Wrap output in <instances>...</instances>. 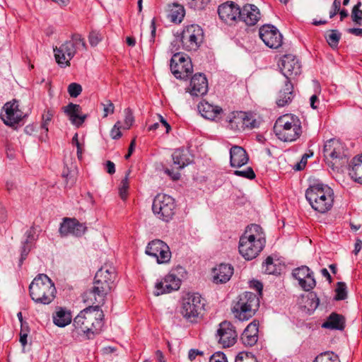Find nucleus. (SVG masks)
I'll return each instance as SVG.
<instances>
[{
	"label": "nucleus",
	"instance_id": "1",
	"mask_svg": "<svg viewBox=\"0 0 362 362\" xmlns=\"http://www.w3.org/2000/svg\"><path fill=\"white\" fill-rule=\"evenodd\" d=\"M116 272L110 266L102 267L95 275L93 287L84 294V301L92 304H103L107 294L115 286Z\"/></svg>",
	"mask_w": 362,
	"mask_h": 362
},
{
	"label": "nucleus",
	"instance_id": "2",
	"mask_svg": "<svg viewBox=\"0 0 362 362\" xmlns=\"http://www.w3.org/2000/svg\"><path fill=\"white\" fill-rule=\"evenodd\" d=\"M265 235L262 228L257 224L248 226L244 234L240 238L239 252L246 259L257 257L264 247Z\"/></svg>",
	"mask_w": 362,
	"mask_h": 362
},
{
	"label": "nucleus",
	"instance_id": "3",
	"mask_svg": "<svg viewBox=\"0 0 362 362\" xmlns=\"http://www.w3.org/2000/svg\"><path fill=\"white\" fill-rule=\"evenodd\" d=\"M305 198L315 211L324 214L333 206L334 192L327 185L317 182L307 189Z\"/></svg>",
	"mask_w": 362,
	"mask_h": 362
},
{
	"label": "nucleus",
	"instance_id": "4",
	"mask_svg": "<svg viewBox=\"0 0 362 362\" xmlns=\"http://www.w3.org/2000/svg\"><path fill=\"white\" fill-rule=\"evenodd\" d=\"M101 304L88 306L83 309L74 319L73 325L85 334L98 332L102 327L103 311L100 309Z\"/></svg>",
	"mask_w": 362,
	"mask_h": 362
},
{
	"label": "nucleus",
	"instance_id": "5",
	"mask_svg": "<svg viewBox=\"0 0 362 362\" xmlns=\"http://www.w3.org/2000/svg\"><path fill=\"white\" fill-rule=\"evenodd\" d=\"M29 292L31 298L35 303L47 305L54 299L56 288L46 274H40L30 284Z\"/></svg>",
	"mask_w": 362,
	"mask_h": 362
},
{
	"label": "nucleus",
	"instance_id": "6",
	"mask_svg": "<svg viewBox=\"0 0 362 362\" xmlns=\"http://www.w3.org/2000/svg\"><path fill=\"white\" fill-rule=\"evenodd\" d=\"M83 50H86L84 39L79 34H74L71 40L54 48L56 62L61 68H66L70 66V61L75 54Z\"/></svg>",
	"mask_w": 362,
	"mask_h": 362
},
{
	"label": "nucleus",
	"instance_id": "7",
	"mask_svg": "<svg viewBox=\"0 0 362 362\" xmlns=\"http://www.w3.org/2000/svg\"><path fill=\"white\" fill-rule=\"evenodd\" d=\"M273 130L277 138L284 142L293 141L301 134L299 121L288 115L279 117L275 122Z\"/></svg>",
	"mask_w": 362,
	"mask_h": 362
},
{
	"label": "nucleus",
	"instance_id": "8",
	"mask_svg": "<svg viewBox=\"0 0 362 362\" xmlns=\"http://www.w3.org/2000/svg\"><path fill=\"white\" fill-rule=\"evenodd\" d=\"M259 300L256 294L252 292H244L239 295L237 302L232 308V313L240 321L248 320L256 313Z\"/></svg>",
	"mask_w": 362,
	"mask_h": 362
},
{
	"label": "nucleus",
	"instance_id": "9",
	"mask_svg": "<svg viewBox=\"0 0 362 362\" xmlns=\"http://www.w3.org/2000/svg\"><path fill=\"white\" fill-rule=\"evenodd\" d=\"M204 37L203 29L199 25L191 24L184 27L180 41L184 50L195 52L201 47Z\"/></svg>",
	"mask_w": 362,
	"mask_h": 362
},
{
	"label": "nucleus",
	"instance_id": "10",
	"mask_svg": "<svg viewBox=\"0 0 362 362\" xmlns=\"http://www.w3.org/2000/svg\"><path fill=\"white\" fill-rule=\"evenodd\" d=\"M175 199L165 194H158L153 199L152 210L155 216L165 222L173 218L175 214Z\"/></svg>",
	"mask_w": 362,
	"mask_h": 362
},
{
	"label": "nucleus",
	"instance_id": "11",
	"mask_svg": "<svg viewBox=\"0 0 362 362\" xmlns=\"http://www.w3.org/2000/svg\"><path fill=\"white\" fill-rule=\"evenodd\" d=\"M204 300L197 293H189L182 299L181 313L187 320L194 322L204 309Z\"/></svg>",
	"mask_w": 362,
	"mask_h": 362
},
{
	"label": "nucleus",
	"instance_id": "12",
	"mask_svg": "<svg viewBox=\"0 0 362 362\" xmlns=\"http://www.w3.org/2000/svg\"><path fill=\"white\" fill-rule=\"evenodd\" d=\"M170 66L174 76L182 80L188 78L193 70L190 58L179 52L172 57Z\"/></svg>",
	"mask_w": 362,
	"mask_h": 362
},
{
	"label": "nucleus",
	"instance_id": "13",
	"mask_svg": "<svg viewBox=\"0 0 362 362\" xmlns=\"http://www.w3.org/2000/svg\"><path fill=\"white\" fill-rule=\"evenodd\" d=\"M173 168H165L164 173L170 177L173 180H177L180 177L179 170L184 168L191 163L189 152L184 148H178L174 151L172 154Z\"/></svg>",
	"mask_w": 362,
	"mask_h": 362
},
{
	"label": "nucleus",
	"instance_id": "14",
	"mask_svg": "<svg viewBox=\"0 0 362 362\" xmlns=\"http://www.w3.org/2000/svg\"><path fill=\"white\" fill-rule=\"evenodd\" d=\"M145 252L146 255L155 257L158 264L167 263L171 258L169 246L159 239H155L149 242Z\"/></svg>",
	"mask_w": 362,
	"mask_h": 362
},
{
	"label": "nucleus",
	"instance_id": "15",
	"mask_svg": "<svg viewBox=\"0 0 362 362\" xmlns=\"http://www.w3.org/2000/svg\"><path fill=\"white\" fill-rule=\"evenodd\" d=\"M216 339L223 348L233 346L238 339V334L235 327L228 321L221 322L216 330Z\"/></svg>",
	"mask_w": 362,
	"mask_h": 362
},
{
	"label": "nucleus",
	"instance_id": "16",
	"mask_svg": "<svg viewBox=\"0 0 362 362\" xmlns=\"http://www.w3.org/2000/svg\"><path fill=\"white\" fill-rule=\"evenodd\" d=\"M259 35L265 45L269 48L276 49L282 45L283 36L279 30L272 25H262L259 30Z\"/></svg>",
	"mask_w": 362,
	"mask_h": 362
},
{
	"label": "nucleus",
	"instance_id": "17",
	"mask_svg": "<svg viewBox=\"0 0 362 362\" xmlns=\"http://www.w3.org/2000/svg\"><path fill=\"white\" fill-rule=\"evenodd\" d=\"M240 6L233 1H227L218 8L219 18L226 24L232 25L239 21Z\"/></svg>",
	"mask_w": 362,
	"mask_h": 362
},
{
	"label": "nucleus",
	"instance_id": "18",
	"mask_svg": "<svg viewBox=\"0 0 362 362\" xmlns=\"http://www.w3.org/2000/svg\"><path fill=\"white\" fill-rule=\"evenodd\" d=\"M282 74L286 77V81L296 76L301 72V65L296 56L288 54L282 57L279 63Z\"/></svg>",
	"mask_w": 362,
	"mask_h": 362
},
{
	"label": "nucleus",
	"instance_id": "19",
	"mask_svg": "<svg viewBox=\"0 0 362 362\" xmlns=\"http://www.w3.org/2000/svg\"><path fill=\"white\" fill-rule=\"evenodd\" d=\"M86 230V226L76 218H64L60 223L59 233L62 237L73 235L81 237Z\"/></svg>",
	"mask_w": 362,
	"mask_h": 362
},
{
	"label": "nucleus",
	"instance_id": "20",
	"mask_svg": "<svg viewBox=\"0 0 362 362\" xmlns=\"http://www.w3.org/2000/svg\"><path fill=\"white\" fill-rule=\"evenodd\" d=\"M1 118L5 124L15 127L22 119V112L17 101L6 103L1 113Z\"/></svg>",
	"mask_w": 362,
	"mask_h": 362
},
{
	"label": "nucleus",
	"instance_id": "21",
	"mask_svg": "<svg viewBox=\"0 0 362 362\" xmlns=\"http://www.w3.org/2000/svg\"><path fill=\"white\" fill-rule=\"evenodd\" d=\"M323 151L325 156H329L336 160L335 164L337 163V160H341L339 165H343L348 160L344 153V146L338 139H331L327 141L324 145Z\"/></svg>",
	"mask_w": 362,
	"mask_h": 362
},
{
	"label": "nucleus",
	"instance_id": "22",
	"mask_svg": "<svg viewBox=\"0 0 362 362\" xmlns=\"http://www.w3.org/2000/svg\"><path fill=\"white\" fill-rule=\"evenodd\" d=\"M292 274L305 291H309L316 285L313 272L307 266H302L295 269Z\"/></svg>",
	"mask_w": 362,
	"mask_h": 362
},
{
	"label": "nucleus",
	"instance_id": "23",
	"mask_svg": "<svg viewBox=\"0 0 362 362\" xmlns=\"http://www.w3.org/2000/svg\"><path fill=\"white\" fill-rule=\"evenodd\" d=\"M260 18V11L255 5L247 4L240 8L239 21L244 22L247 25H255Z\"/></svg>",
	"mask_w": 362,
	"mask_h": 362
},
{
	"label": "nucleus",
	"instance_id": "24",
	"mask_svg": "<svg viewBox=\"0 0 362 362\" xmlns=\"http://www.w3.org/2000/svg\"><path fill=\"white\" fill-rule=\"evenodd\" d=\"M208 91V81L202 74H194L190 81L189 92L192 96H202Z\"/></svg>",
	"mask_w": 362,
	"mask_h": 362
},
{
	"label": "nucleus",
	"instance_id": "25",
	"mask_svg": "<svg viewBox=\"0 0 362 362\" xmlns=\"http://www.w3.org/2000/svg\"><path fill=\"white\" fill-rule=\"evenodd\" d=\"M259 322L257 320L252 321L244 329L241 334L240 339L243 344L249 346L255 345L258 340Z\"/></svg>",
	"mask_w": 362,
	"mask_h": 362
},
{
	"label": "nucleus",
	"instance_id": "26",
	"mask_svg": "<svg viewBox=\"0 0 362 362\" xmlns=\"http://www.w3.org/2000/svg\"><path fill=\"white\" fill-rule=\"evenodd\" d=\"M249 158L245 150L238 146L230 149V165L232 168H240L248 162Z\"/></svg>",
	"mask_w": 362,
	"mask_h": 362
},
{
	"label": "nucleus",
	"instance_id": "27",
	"mask_svg": "<svg viewBox=\"0 0 362 362\" xmlns=\"http://www.w3.org/2000/svg\"><path fill=\"white\" fill-rule=\"evenodd\" d=\"M63 109L73 125L78 127L84 122L86 115L81 114V107L79 105L69 103L68 105L64 107Z\"/></svg>",
	"mask_w": 362,
	"mask_h": 362
},
{
	"label": "nucleus",
	"instance_id": "28",
	"mask_svg": "<svg viewBox=\"0 0 362 362\" xmlns=\"http://www.w3.org/2000/svg\"><path fill=\"white\" fill-rule=\"evenodd\" d=\"M233 274V267L228 264H220L213 269L214 281L216 284L226 283Z\"/></svg>",
	"mask_w": 362,
	"mask_h": 362
},
{
	"label": "nucleus",
	"instance_id": "29",
	"mask_svg": "<svg viewBox=\"0 0 362 362\" xmlns=\"http://www.w3.org/2000/svg\"><path fill=\"white\" fill-rule=\"evenodd\" d=\"M198 110L203 117L210 120L215 119L222 112V109L220 107L213 105L206 101L199 103Z\"/></svg>",
	"mask_w": 362,
	"mask_h": 362
},
{
	"label": "nucleus",
	"instance_id": "30",
	"mask_svg": "<svg viewBox=\"0 0 362 362\" xmlns=\"http://www.w3.org/2000/svg\"><path fill=\"white\" fill-rule=\"evenodd\" d=\"M53 322L59 327L68 325L72 319L71 313L65 308L59 307L52 315Z\"/></svg>",
	"mask_w": 362,
	"mask_h": 362
},
{
	"label": "nucleus",
	"instance_id": "31",
	"mask_svg": "<svg viewBox=\"0 0 362 362\" xmlns=\"http://www.w3.org/2000/svg\"><path fill=\"white\" fill-rule=\"evenodd\" d=\"M246 117L245 112H233L227 119L228 127L235 132L243 131L244 117Z\"/></svg>",
	"mask_w": 362,
	"mask_h": 362
},
{
	"label": "nucleus",
	"instance_id": "32",
	"mask_svg": "<svg viewBox=\"0 0 362 362\" xmlns=\"http://www.w3.org/2000/svg\"><path fill=\"white\" fill-rule=\"evenodd\" d=\"M293 98V85L290 81H286L284 88L279 91L276 104L279 107H284L291 102Z\"/></svg>",
	"mask_w": 362,
	"mask_h": 362
},
{
	"label": "nucleus",
	"instance_id": "33",
	"mask_svg": "<svg viewBox=\"0 0 362 362\" xmlns=\"http://www.w3.org/2000/svg\"><path fill=\"white\" fill-rule=\"evenodd\" d=\"M349 171L352 179L362 184V154L352 159Z\"/></svg>",
	"mask_w": 362,
	"mask_h": 362
},
{
	"label": "nucleus",
	"instance_id": "34",
	"mask_svg": "<svg viewBox=\"0 0 362 362\" xmlns=\"http://www.w3.org/2000/svg\"><path fill=\"white\" fill-rule=\"evenodd\" d=\"M322 327L341 330L344 327V318L341 315L332 313L327 321L322 324Z\"/></svg>",
	"mask_w": 362,
	"mask_h": 362
},
{
	"label": "nucleus",
	"instance_id": "35",
	"mask_svg": "<svg viewBox=\"0 0 362 362\" xmlns=\"http://www.w3.org/2000/svg\"><path fill=\"white\" fill-rule=\"evenodd\" d=\"M281 265L278 259H274L272 257H268L262 264V271L267 274L276 275L280 274Z\"/></svg>",
	"mask_w": 362,
	"mask_h": 362
},
{
	"label": "nucleus",
	"instance_id": "36",
	"mask_svg": "<svg viewBox=\"0 0 362 362\" xmlns=\"http://www.w3.org/2000/svg\"><path fill=\"white\" fill-rule=\"evenodd\" d=\"M163 284H167L165 285L167 292H172L180 288L181 281L175 274L170 273L158 281V286Z\"/></svg>",
	"mask_w": 362,
	"mask_h": 362
},
{
	"label": "nucleus",
	"instance_id": "37",
	"mask_svg": "<svg viewBox=\"0 0 362 362\" xmlns=\"http://www.w3.org/2000/svg\"><path fill=\"white\" fill-rule=\"evenodd\" d=\"M54 115V111L52 109H47L45 110L42 116V123L40 125L41 129V139H44V135L45 138L47 137L48 127Z\"/></svg>",
	"mask_w": 362,
	"mask_h": 362
},
{
	"label": "nucleus",
	"instance_id": "38",
	"mask_svg": "<svg viewBox=\"0 0 362 362\" xmlns=\"http://www.w3.org/2000/svg\"><path fill=\"white\" fill-rule=\"evenodd\" d=\"M38 232L39 230L35 227H31L26 231V239L24 240V255L33 247L38 238Z\"/></svg>",
	"mask_w": 362,
	"mask_h": 362
},
{
	"label": "nucleus",
	"instance_id": "39",
	"mask_svg": "<svg viewBox=\"0 0 362 362\" xmlns=\"http://www.w3.org/2000/svg\"><path fill=\"white\" fill-rule=\"evenodd\" d=\"M304 300V308L307 310V313L311 314L319 305V299L314 293H308L306 297H303Z\"/></svg>",
	"mask_w": 362,
	"mask_h": 362
},
{
	"label": "nucleus",
	"instance_id": "40",
	"mask_svg": "<svg viewBox=\"0 0 362 362\" xmlns=\"http://www.w3.org/2000/svg\"><path fill=\"white\" fill-rule=\"evenodd\" d=\"M185 14V8L182 6L178 4H173V8L170 11V18L173 23H181Z\"/></svg>",
	"mask_w": 362,
	"mask_h": 362
},
{
	"label": "nucleus",
	"instance_id": "41",
	"mask_svg": "<svg viewBox=\"0 0 362 362\" xmlns=\"http://www.w3.org/2000/svg\"><path fill=\"white\" fill-rule=\"evenodd\" d=\"M314 362H340L338 355L332 351H325L319 354Z\"/></svg>",
	"mask_w": 362,
	"mask_h": 362
},
{
	"label": "nucleus",
	"instance_id": "42",
	"mask_svg": "<svg viewBox=\"0 0 362 362\" xmlns=\"http://www.w3.org/2000/svg\"><path fill=\"white\" fill-rule=\"evenodd\" d=\"M130 175V170L127 171L125 177L122 180L119 187V194L122 200H125L128 195V189L129 187V176Z\"/></svg>",
	"mask_w": 362,
	"mask_h": 362
},
{
	"label": "nucleus",
	"instance_id": "43",
	"mask_svg": "<svg viewBox=\"0 0 362 362\" xmlns=\"http://www.w3.org/2000/svg\"><path fill=\"white\" fill-rule=\"evenodd\" d=\"M325 37L329 45L332 48H336L341 38V33L337 30H332Z\"/></svg>",
	"mask_w": 362,
	"mask_h": 362
},
{
	"label": "nucleus",
	"instance_id": "44",
	"mask_svg": "<svg viewBox=\"0 0 362 362\" xmlns=\"http://www.w3.org/2000/svg\"><path fill=\"white\" fill-rule=\"evenodd\" d=\"M346 285L344 282H338L335 289V298L338 300H344L347 297Z\"/></svg>",
	"mask_w": 362,
	"mask_h": 362
},
{
	"label": "nucleus",
	"instance_id": "45",
	"mask_svg": "<svg viewBox=\"0 0 362 362\" xmlns=\"http://www.w3.org/2000/svg\"><path fill=\"white\" fill-rule=\"evenodd\" d=\"M234 175L236 176L243 177L249 180H252L255 177V173L251 167L247 168L245 170H237L234 171Z\"/></svg>",
	"mask_w": 362,
	"mask_h": 362
},
{
	"label": "nucleus",
	"instance_id": "46",
	"mask_svg": "<svg viewBox=\"0 0 362 362\" xmlns=\"http://www.w3.org/2000/svg\"><path fill=\"white\" fill-rule=\"evenodd\" d=\"M124 112L125 118L122 128L124 129H129L134 122V117L130 108H126Z\"/></svg>",
	"mask_w": 362,
	"mask_h": 362
},
{
	"label": "nucleus",
	"instance_id": "47",
	"mask_svg": "<svg viewBox=\"0 0 362 362\" xmlns=\"http://www.w3.org/2000/svg\"><path fill=\"white\" fill-rule=\"evenodd\" d=\"M244 117L243 130L245 129H253L257 127V122L250 114L246 112V117Z\"/></svg>",
	"mask_w": 362,
	"mask_h": 362
},
{
	"label": "nucleus",
	"instance_id": "48",
	"mask_svg": "<svg viewBox=\"0 0 362 362\" xmlns=\"http://www.w3.org/2000/svg\"><path fill=\"white\" fill-rule=\"evenodd\" d=\"M82 92V87L76 83H71L68 86V93L71 97L76 98Z\"/></svg>",
	"mask_w": 362,
	"mask_h": 362
},
{
	"label": "nucleus",
	"instance_id": "49",
	"mask_svg": "<svg viewBox=\"0 0 362 362\" xmlns=\"http://www.w3.org/2000/svg\"><path fill=\"white\" fill-rule=\"evenodd\" d=\"M102 35L98 31H92L89 34L88 40L91 46L95 47L102 40Z\"/></svg>",
	"mask_w": 362,
	"mask_h": 362
},
{
	"label": "nucleus",
	"instance_id": "50",
	"mask_svg": "<svg viewBox=\"0 0 362 362\" xmlns=\"http://www.w3.org/2000/svg\"><path fill=\"white\" fill-rule=\"evenodd\" d=\"M235 362H255V358L251 354L240 352L235 357Z\"/></svg>",
	"mask_w": 362,
	"mask_h": 362
},
{
	"label": "nucleus",
	"instance_id": "51",
	"mask_svg": "<svg viewBox=\"0 0 362 362\" xmlns=\"http://www.w3.org/2000/svg\"><path fill=\"white\" fill-rule=\"evenodd\" d=\"M209 362H228V360L223 352L216 351L211 355Z\"/></svg>",
	"mask_w": 362,
	"mask_h": 362
},
{
	"label": "nucleus",
	"instance_id": "52",
	"mask_svg": "<svg viewBox=\"0 0 362 362\" xmlns=\"http://www.w3.org/2000/svg\"><path fill=\"white\" fill-rule=\"evenodd\" d=\"M121 127L120 122H117L113 126L110 132V136L113 139H118L122 136Z\"/></svg>",
	"mask_w": 362,
	"mask_h": 362
},
{
	"label": "nucleus",
	"instance_id": "53",
	"mask_svg": "<svg viewBox=\"0 0 362 362\" xmlns=\"http://www.w3.org/2000/svg\"><path fill=\"white\" fill-rule=\"evenodd\" d=\"M103 106L104 115L103 117H107L109 114H112L115 110L114 104L110 100H107L106 103L102 104Z\"/></svg>",
	"mask_w": 362,
	"mask_h": 362
},
{
	"label": "nucleus",
	"instance_id": "54",
	"mask_svg": "<svg viewBox=\"0 0 362 362\" xmlns=\"http://www.w3.org/2000/svg\"><path fill=\"white\" fill-rule=\"evenodd\" d=\"M351 18L354 22L356 24H362V11L361 9H353Z\"/></svg>",
	"mask_w": 362,
	"mask_h": 362
},
{
	"label": "nucleus",
	"instance_id": "55",
	"mask_svg": "<svg viewBox=\"0 0 362 362\" xmlns=\"http://www.w3.org/2000/svg\"><path fill=\"white\" fill-rule=\"evenodd\" d=\"M209 1V0H192L190 6L193 7L194 9H203Z\"/></svg>",
	"mask_w": 362,
	"mask_h": 362
},
{
	"label": "nucleus",
	"instance_id": "56",
	"mask_svg": "<svg viewBox=\"0 0 362 362\" xmlns=\"http://www.w3.org/2000/svg\"><path fill=\"white\" fill-rule=\"evenodd\" d=\"M158 281L159 280H158L155 284V291H154L155 296H160V295H162L164 293H168L169 292H167V291H165L166 290L165 285L167 284H160V286H158Z\"/></svg>",
	"mask_w": 362,
	"mask_h": 362
},
{
	"label": "nucleus",
	"instance_id": "57",
	"mask_svg": "<svg viewBox=\"0 0 362 362\" xmlns=\"http://www.w3.org/2000/svg\"><path fill=\"white\" fill-rule=\"evenodd\" d=\"M341 6V1L340 0H334L333 4H332V9L329 12V18H332L334 16H336V14L339 11Z\"/></svg>",
	"mask_w": 362,
	"mask_h": 362
},
{
	"label": "nucleus",
	"instance_id": "58",
	"mask_svg": "<svg viewBox=\"0 0 362 362\" xmlns=\"http://www.w3.org/2000/svg\"><path fill=\"white\" fill-rule=\"evenodd\" d=\"M308 157H309V156L308 154H304L302 156L300 161L295 165L294 169L296 170H303L305 167V165L307 163V159Z\"/></svg>",
	"mask_w": 362,
	"mask_h": 362
},
{
	"label": "nucleus",
	"instance_id": "59",
	"mask_svg": "<svg viewBox=\"0 0 362 362\" xmlns=\"http://www.w3.org/2000/svg\"><path fill=\"white\" fill-rule=\"evenodd\" d=\"M37 124H32L27 125L24 129V132L29 135H34L35 132H37Z\"/></svg>",
	"mask_w": 362,
	"mask_h": 362
},
{
	"label": "nucleus",
	"instance_id": "60",
	"mask_svg": "<svg viewBox=\"0 0 362 362\" xmlns=\"http://www.w3.org/2000/svg\"><path fill=\"white\" fill-rule=\"evenodd\" d=\"M203 352L200 351L197 349H190L188 353V358L190 361H193L196 358V357L199 355H202Z\"/></svg>",
	"mask_w": 362,
	"mask_h": 362
},
{
	"label": "nucleus",
	"instance_id": "61",
	"mask_svg": "<svg viewBox=\"0 0 362 362\" xmlns=\"http://www.w3.org/2000/svg\"><path fill=\"white\" fill-rule=\"evenodd\" d=\"M251 287L255 288L257 291H258L259 294H262V291L263 288V286L261 282L258 281H253L251 282Z\"/></svg>",
	"mask_w": 362,
	"mask_h": 362
},
{
	"label": "nucleus",
	"instance_id": "62",
	"mask_svg": "<svg viewBox=\"0 0 362 362\" xmlns=\"http://www.w3.org/2000/svg\"><path fill=\"white\" fill-rule=\"evenodd\" d=\"M106 170L110 175L114 174L115 173V163L110 160H107L106 162Z\"/></svg>",
	"mask_w": 362,
	"mask_h": 362
},
{
	"label": "nucleus",
	"instance_id": "63",
	"mask_svg": "<svg viewBox=\"0 0 362 362\" xmlns=\"http://www.w3.org/2000/svg\"><path fill=\"white\" fill-rule=\"evenodd\" d=\"M362 250V240L357 239L354 245V253L356 255Z\"/></svg>",
	"mask_w": 362,
	"mask_h": 362
},
{
	"label": "nucleus",
	"instance_id": "64",
	"mask_svg": "<svg viewBox=\"0 0 362 362\" xmlns=\"http://www.w3.org/2000/svg\"><path fill=\"white\" fill-rule=\"evenodd\" d=\"M16 188V182L14 180H11L6 182V189L9 192L13 191Z\"/></svg>",
	"mask_w": 362,
	"mask_h": 362
}]
</instances>
